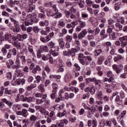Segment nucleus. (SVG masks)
<instances>
[{
  "label": "nucleus",
  "instance_id": "obj_4",
  "mask_svg": "<svg viewBox=\"0 0 127 127\" xmlns=\"http://www.w3.org/2000/svg\"><path fill=\"white\" fill-rule=\"evenodd\" d=\"M113 69L114 71H115L116 73L117 74H120L121 72H122V70H121V66L117 64H114L112 66Z\"/></svg>",
  "mask_w": 127,
  "mask_h": 127
},
{
  "label": "nucleus",
  "instance_id": "obj_59",
  "mask_svg": "<svg viewBox=\"0 0 127 127\" xmlns=\"http://www.w3.org/2000/svg\"><path fill=\"white\" fill-rule=\"evenodd\" d=\"M2 15L3 16H9V14L7 12L4 11L2 12Z\"/></svg>",
  "mask_w": 127,
  "mask_h": 127
},
{
  "label": "nucleus",
  "instance_id": "obj_3",
  "mask_svg": "<svg viewBox=\"0 0 127 127\" xmlns=\"http://www.w3.org/2000/svg\"><path fill=\"white\" fill-rule=\"evenodd\" d=\"M115 27V25H109L108 26V28L107 30V33L104 36V38H107L109 35L111 34V33H113V28Z\"/></svg>",
  "mask_w": 127,
  "mask_h": 127
},
{
  "label": "nucleus",
  "instance_id": "obj_8",
  "mask_svg": "<svg viewBox=\"0 0 127 127\" xmlns=\"http://www.w3.org/2000/svg\"><path fill=\"white\" fill-rule=\"evenodd\" d=\"M17 37L19 38L18 39L19 41H23V40L26 39V38L27 37V35L26 34H24L22 36L21 35L18 34L17 35Z\"/></svg>",
  "mask_w": 127,
  "mask_h": 127
},
{
  "label": "nucleus",
  "instance_id": "obj_51",
  "mask_svg": "<svg viewBox=\"0 0 127 127\" xmlns=\"http://www.w3.org/2000/svg\"><path fill=\"white\" fill-rule=\"evenodd\" d=\"M84 59L85 60H88L89 62H91V61H92V57H91L90 56L84 57Z\"/></svg>",
  "mask_w": 127,
  "mask_h": 127
},
{
  "label": "nucleus",
  "instance_id": "obj_11",
  "mask_svg": "<svg viewBox=\"0 0 127 127\" xmlns=\"http://www.w3.org/2000/svg\"><path fill=\"white\" fill-rule=\"evenodd\" d=\"M41 70V68H40V66H39V65H37L36 67L33 69L32 73H33V74H36V73H37V71H39Z\"/></svg>",
  "mask_w": 127,
  "mask_h": 127
},
{
  "label": "nucleus",
  "instance_id": "obj_18",
  "mask_svg": "<svg viewBox=\"0 0 127 127\" xmlns=\"http://www.w3.org/2000/svg\"><path fill=\"white\" fill-rule=\"evenodd\" d=\"M21 116L24 117V118H27V115H26V113H27V110L25 109H23L22 110Z\"/></svg>",
  "mask_w": 127,
  "mask_h": 127
},
{
  "label": "nucleus",
  "instance_id": "obj_63",
  "mask_svg": "<svg viewBox=\"0 0 127 127\" xmlns=\"http://www.w3.org/2000/svg\"><path fill=\"white\" fill-rule=\"evenodd\" d=\"M11 54L14 55L15 56L16 55V49L15 48H13L12 51H11Z\"/></svg>",
  "mask_w": 127,
  "mask_h": 127
},
{
  "label": "nucleus",
  "instance_id": "obj_31",
  "mask_svg": "<svg viewBox=\"0 0 127 127\" xmlns=\"http://www.w3.org/2000/svg\"><path fill=\"white\" fill-rule=\"evenodd\" d=\"M83 58L79 57H78V60L79 61V62L82 65H85V59L84 58L82 59Z\"/></svg>",
  "mask_w": 127,
  "mask_h": 127
},
{
  "label": "nucleus",
  "instance_id": "obj_45",
  "mask_svg": "<svg viewBox=\"0 0 127 127\" xmlns=\"http://www.w3.org/2000/svg\"><path fill=\"white\" fill-rule=\"evenodd\" d=\"M21 68L20 66H18V64H13L11 66V68L14 70V69H17Z\"/></svg>",
  "mask_w": 127,
  "mask_h": 127
},
{
  "label": "nucleus",
  "instance_id": "obj_53",
  "mask_svg": "<svg viewBox=\"0 0 127 127\" xmlns=\"http://www.w3.org/2000/svg\"><path fill=\"white\" fill-rule=\"evenodd\" d=\"M116 26L119 28V30H123V25L120 23H117Z\"/></svg>",
  "mask_w": 127,
  "mask_h": 127
},
{
  "label": "nucleus",
  "instance_id": "obj_9",
  "mask_svg": "<svg viewBox=\"0 0 127 127\" xmlns=\"http://www.w3.org/2000/svg\"><path fill=\"white\" fill-rule=\"evenodd\" d=\"M109 38L111 40H116L117 37H116V33L115 32H113L112 34L109 35Z\"/></svg>",
  "mask_w": 127,
  "mask_h": 127
},
{
  "label": "nucleus",
  "instance_id": "obj_46",
  "mask_svg": "<svg viewBox=\"0 0 127 127\" xmlns=\"http://www.w3.org/2000/svg\"><path fill=\"white\" fill-rule=\"evenodd\" d=\"M100 31H101V30H100V28H99V27H96L95 32V35H98V34L100 33Z\"/></svg>",
  "mask_w": 127,
  "mask_h": 127
},
{
  "label": "nucleus",
  "instance_id": "obj_20",
  "mask_svg": "<svg viewBox=\"0 0 127 127\" xmlns=\"http://www.w3.org/2000/svg\"><path fill=\"white\" fill-rule=\"evenodd\" d=\"M122 2L120 3H116L114 5V8L115 10L118 11L121 9V7L119 6V5H121Z\"/></svg>",
  "mask_w": 127,
  "mask_h": 127
},
{
  "label": "nucleus",
  "instance_id": "obj_28",
  "mask_svg": "<svg viewBox=\"0 0 127 127\" xmlns=\"http://www.w3.org/2000/svg\"><path fill=\"white\" fill-rule=\"evenodd\" d=\"M32 16H33V19L34 20H36V21H38V19L36 18L37 15H36V14H33V15H29V17H31V18H32Z\"/></svg>",
  "mask_w": 127,
  "mask_h": 127
},
{
  "label": "nucleus",
  "instance_id": "obj_42",
  "mask_svg": "<svg viewBox=\"0 0 127 127\" xmlns=\"http://www.w3.org/2000/svg\"><path fill=\"white\" fill-rule=\"evenodd\" d=\"M59 44L60 47H61V48H63V47L65 46V42L63 41H60Z\"/></svg>",
  "mask_w": 127,
  "mask_h": 127
},
{
  "label": "nucleus",
  "instance_id": "obj_54",
  "mask_svg": "<svg viewBox=\"0 0 127 127\" xmlns=\"http://www.w3.org/2000/svg\"><path fill=\"white\" fill-rule=\"evenodd\" d=\"M57 92H53L51 94V99H55L56 97V94Z\"/></svg>",
  "mask_w": 127,
  "mask_h": 127
},
{
  "label": "nucleus",
  "instance_id": "obj_39",
  "mask_svg": "<svg viewBox=\"0 0 127 127\" xmlns=\"http://www.w3.org/2000/svg\"><path fill=\"white\" fill-rule=\"evenodd\" d=\"M106 125L107 127H112V120L106 121Z\"/></svg>",
  "mask_w": 127,
  "mask_h": 127
},
{
  "label": "nucleus",
  "instance_id": "obj_22",
  "mask_svg": "<svg viewBox=\"0 0 127 127\" xmlns=\"http://www.w3.org/2000/svg\"><path fill=\"white\" fill-rule=\"evenodd\" d=\"M101 52H102V50L101 49H97L94 51V53L95 56L97 57V56H99L100 54H101Z\"/></svg>",
  "mask_w": 127,
  "mask_h": 127
},
{
  "label": "nucleus",
  "instance_id": "obj_12",
  "mask_svg": "<svg viewBox=\"0 0 127 127\" xmlns=\"http://www.w3.org/2000/svg\"><path fill=\"white\" fill-rule=\"evenodd\" d=\"M2 102L6 104V105L8 106L9 107H10L12 104V103H11V102H10V101L7 100L6 98L2 99Z\"/></svg>",
  "mask_w": 127,
  "mask_h": 127
},
{
  "label": "nucleus",
  "instance_id": "obj_56",
  "mask_svg": "<svg viewBox=\"0 0 127 127\" xmlns=\"http://www.w3.org/2000/svg\"><path fill=\"white\" fill-rule=\"evenodd\" d=\"M63 66H61L59 67V69L58 70V73H60L61 72H64V68L63 67Z\"/></svg>",
  "mask_w": 127,
  "mask_h": 127
},
{
  "label": "nucleus",
  "instance_id": "obj_1",
  "mask_svg": "<svg viewBox=\"0 0 127 127\" xmlns=\"http://www.w3.org/2000/svg\"><path fill=\"white\" fill-rule=\"evenodd\" d=\"M33 99L34 98L33 97H25L23 95H21L20 94H18L17 95V98L15 99L16 102H20L22 101V102H27V103H31L32 101H33Z\"/></svg>",
  "mask_w": 127,
  "mask_h": 127
},
{
  "label": "nucleus",
  "instance_id": "obj_58",
  "mask_svg": "<svg viewBox=\"0 0 127 127\" xmlns=\"http://www.w3.org/2000/svg\"><path fill=\"white\" fill-rule=\"evenodd\" d=\"M64 13L66 17L69 18L70 17V11L65 10L64 11Z\"/></svg>",
  "mask_w": 127,
  "mask_h": 127
},
{
  "label": "nucleus",
  "instance_id": "obj_32",
  "mask_svg": "<svg viewBox=\"0 0 127 127\" xmlns=\"http://www.w3.org/2000/svg\"><path fill=\"white\" fill-rule=\"evenodd\" d=\"M42 51H41V52H42V51H43L44 52H48V47H47V46H44L42 48Z\"/></svg>",
  "mask_w": 127,
  "mask_h": 127
},
{
  "label": "nucleus",
  "instance_id": "obj_40",
  "mask_svg": "<svg viewBox=\"0 0 127 127\" xmlns=\"http://www.w3.org/2000/svg\"><path fill=\"white\" fill-rule=\"evenodd\" d=\"M79 22H81L80 25V27L84 28V27H85L86 26V22H83L82 21H79Z\"/></svg>",
  "mask_w": 127,
  "mask_h": 127
},
{
  "label": "nucleus",
  "instance_id": "obj_48",
  "mask_svg": "<svg viewBox=\"0 0 127 127\" xmlns=\"http://www.w3.org/2000/svg\"><path fill=\"white\" fill-rule=\"evenodd\" d=\"M126 115H127L126 111H124L122 112L121 113V119H123L125 117V116H126Z\"/></svg>",
  "mask_w": 127,
  "mask_h": 127
},
{
  "label": "nucleus",
  "instance_id": "obj_5",
  "mask_svg": "<svg viewBox=\"0 0 127 127\" xmlns=\"http://www.w3.org/2000/svg\"><path fill=\"white\" fill-rule=\"evenodd\" d=\"M106 82L107 83H106ZM104 83H106L107 87H110V86L113 87L114 85L116 84V82H114L112 80H104Z\"/></svg>",
  "mask_w": 127,
  "mask_h": 127
},
{
  "label": "nucleus",
  "instance_id": "obj_27",
  "mask_svg": "<svg viewBox=\"0 0 127 127\" xmlns=\"http://www.w3.org/2000/svg\"><path fill=\"white\" fill-rule=\"evenodd\" d=\"M8 26H9L11 30H12L13 32H15V29L14 28V26L12 25V24L11 23H9Z\"/></svg>",
  "mask_w": 127,
  "mask_h": 127
},
{
  "label": "nucleus",
  "instance_id": "obj_23",
  "mask_svg": "<svg viewBox=\"0 0 127 127\" xmlns=\"http://www.w3.org/2000/svg\"><path fill=\"white\" fill-rule=\"evenodd\" d=\"M50 79H61V75H50Z\"/></svg>",
  "mask_w": 127,
  "mask_h": 127
},
{
  "label": "nucleus",
  "instance_id": "obj_60",
  "mask_svg": "<svg viewBox=\"0 0 127 127\" xmlns=\"http://www.w3.org/2000/svg\"><path fill=\"white\" fill-rule=\"evenodd\" d=\"M21 28L23 31H26V27H25L24 24H22L21 25Z\"/></svg>",
  "mask_w": 127,
  "mask_h": 127
},
{
  "label": "nucleus",
  "instance_id": "obj_50",
  "mask_svg": "<svg viewBox=\"0 0 127 127\" xmlns=\"http://www.w3.org/2000/svg\"><path fill=\"white\" fill-rule=\"evenodd\" d=\"M35 127H41V125H40V121H37L35 124Z\"/></svg>",
  "mask_w": 127,
  "mask_h": 127
},
{
  "label": "nucleus",
  "instance_id": "obj_34",
  "mask_svg": "<svg viewBox=\"0 0 127 127\" xmlns=\"http://www.w3.org/2000/svg\"><path fill=\"white\" fill-rule=\"evenodd\" d=\"M105 33H106V30L105 29H103L100 32V35L101 36H102V38H103V39L106 38L104 37Z\"/></svg>",
  "mask_w": 127,
  "mask_h": 127
},
{
  "label": "nucleus",
  "instance_id": "obj_33",
  "mask_svg": "<svg viewBox=\"0 0 127 127\" xmlns=\"http://www.w3.org/2000/svg\"><path fill=\"white\" fill-rule=\"evenodd\" d=\"M111 122L115 127L118 126V122H117V120L115 118L112 119Z\"/></svg>",
  "mask_w": 127,
  "mask_h": 127
},
{
  "label": "nucleus",
  "instance_id": "obj_30",
  "mask_svg": "<svg viewBox=\"0 0 127 127\" xmlns=\"http://www.w3.org/2000/svg\"><path fill=\"white\" fill-rule=\"evenodd\" d=\"M89 92L91 95H94L95 94V88L94 87L89 88Z\"/></svg>",
  "mask_w": 127,
  "mask_h": 127
},
{
  "label": "nucleus",
  "instance_id": "obj_6",
  "mask_svg": "<svg viewBox=\"0 0 127 127\" xmlns=\"http://www.w3.org/2000/svg\"><path fill=\"white\" fill-rule=\"evenodd\" d=\"M96 96L98 100H103L104 99V95H103V92L102 91H98L96 94Z\"/></svg>",
  "mask_w": 127,
  "mask_h": 127
},
{
  "label": "nucleus",
  "instance_id": "obj_7",
  "mask_svg": "<svg viewBox=\"0 0 127 127\" xmlns=\"http://www.w3.org/2000/svg\"><path fill=\"white\" fill-rule=\"evenodd\" d=\"M6 64L8 69H10V68H11V66L14 64V62L13 60L10 59L8 60V62H6Z\"/></svg>",
  "mask_w": 127,
  "mask_h": 127
},
{
  "label": "nucleus",
  "instance_id": "obj_38",
  "mask_svg": "<svg viewBox=\"0 0 127 127\" xmlns=\"http://www.w3.org/2000/svg\"><path fill=\"white\" fill-rule=\"evenodd\" d=\"M102 115L105 118H108V117L110 116V113L107 111H105L102 113Z\"/></svg>",
  "mask_w": 127,
  "mask_h": 127
},
{
  "label": "nucleus",
  "instance_id": "obj_17",
  "mask_svg": "<svg viewBox=\"0 0 127 127\" xmlns=\"http://www.w3.org/2000/svg\"><path fill=\"white\" fill-rule=\"evenodd\" d=\"M107 77H109V79L108 78H105V80H114V78H113V76H112V72L111 71H109L107 73Z\"/></svg>",
  "mask_w": 127,
  "mask_h": 127
},
{
  "label": "nucleus",
  "instance_id": "obj_52",
  "mask_svg": "<svg viewBox=\"0 0 127 127\" xmlns=\"http://www.w3.org/2000/svg\"><path fill=\"white\" fill-rule=\"evenodd\" d=\"M85 2L88 5H89V6H91V4L93 3V1L91 0H86Z\"/></svg>",
  "mask_w": 127,
  "mask_h": 127
},
{
  "label": "nucleus",
  "instance_id": "obj_47",
  "mask_svg": "<svg viewBox=\"0 0 127 127\" xmlns=\"http://www.w3.org/2000/svg\"><path fill=\"white\" fill-rule=\"evenodd\" d=\"M21 31V29H20V26H18V27H15V32H20V31Z\"/></svg>",
  "mask_w": 127,
  "mask_h": 127
},
{
  "label": "nucleus",
  "instance_id": "obj_29",
  "mask_svg": "<svg viewBox=\"0 0 127 127\" xmlns=\"http://www.w3.org/2000/svg\"><path fill=\"white\" fill-rule=\"evenodd\" d=\"M63 55L64 56H68V57H70V56H72V55L70 53V51H69L68 52L67 51L64 52Z\"/></svg>",
  "mask_w": 127,
  "mask_h": 127
},
{
  "label": "nucleus",
  "instance_id": "obj_24",
  "mask_svg": "<svg viewBox=\"0 0 127 127\" xmlns=\"http://www.w3.org/2000/svg\"><path fill=\"white\" fill-rule=\"evenodd\" d=\"M103 61H104V57L101 56L98 58V64L99 65H102L103 64Z\"/></svg>",
  "mask_w": 127,
  "mask_h": 127
},
{
  "label": "nucleus",
  "instance_id": "obj_13",
  "mask_svg": "<svg viewBox=\"0 0 127 127\" xmlns=\"http://www.w3.org/2000/svg\"><path fill=\"white\" fill-rule=\"evenodd\" d=\"M15 74L17 75V77H21V76H22V74H21V70L19 69L18 68L16 69Z\"/></svg>",
  "mask_w": 127,
  "mask_h": 127
},
{
  "label": "nucleus",
  "instance_id": "obj_61",
  "mask_svg": "<svg viewBox=\"0 0 127 127\" xmlns=\"http://www.w3.org/2000/svg\"><path fill=\"white\" fill-rule=\"evenodd\" d=\"M40 113H41V114H42L43 115H44V114H45V113H46V111H45V109H44V108L42 107L40 110Z\"/></svg>",
  "mask_w": 127,
  "mask_h": 127
},
{
  "label": "nucleus",
  "instance_id": "obj_41",
  "mask_svg": "<svg viewBox=\"0 0 127 127\" xmlns=\"http://www.w3.org/2000/svg\"><path fill=\"white\" fill-rule=\"evenodd\" d=\"M3 91H4V88L3 86L0 87V97H2V95H3Z\"/></svg>",
  "mask_w": 127,
  "mask_h": 127
},
{
  "label": "nucleus",
  "instance_id": "obj_19",
  "mask_svg": "<svg viewBox=\"0 0 127 127\" xmlns=\"http://www.w3.org/2000/svg\"><path fill=\"white\" fill-rule=\"evenodd\" d=\"M4 93L5 95H11V93H12L11 90L8 89V88H4Z\"/></svg>",
  "mask_w": 127,
  "mask_h": 127
},
{
  "label": "nucleus",
  "instance_id": "obj_57",
  "mask_svg": "<svg viewBox=\"0 0 127 127\" xmlns=\"http://www.w3.org/2000/svg\"><path fill=\"white\" fill-rule=\"evenodd\" d=\"M74 66L75 67V68H76L77 71H80V70H81V67L77 64H75Z\"/></svg>",
  "mask_w": 127,
  "mask_h": 127
},
{
  "label": "nucleus",
  "instance_id": "obj_44",
  "mask_svg": "<svg viewBox=\"0 0 127 127\" xmlns=\"http://www.w3.org/2000/svg\"><path fill=\"white\" fill-rule=\"evenodd\" d=\"M28 111L30 113H31L32 114H34V113H35V109L29 107L28 110Z\"/></svg>",
  "mask_w": 127,
  "mask_h": 127
},
{
  "label": "nucleus",
  "instance_id": "obj_36",
  "mask_svg": "<svg viewBox=\"0 0 127 127\" xmlns=\"http://www.w3.org/2000/svg\"><path fill=\"white\" fill-rule=\"evenodd\" d=\"M6 78H7L8 80H9V79H11V77H12V74H11V72H7L6 73Z\"/></svg>",
  "mask_w": 127,
  "mask_h": 127
},
{
  "label": "nucleus",
  "instance_id": "obj_15",
  "mask_svg": "<svg viewBox=\"0 0 127 127\" xmlns=\"http://www.w3.org/2000/svg\"><path fill=\"white\" fill-rule=\"evenodd\" d=\"M58 90V85L56 83L53 84V93H57Z\"/></svg>",
  "mask_w": 127,
  "mask_h": 127
},
{
  "label": "nucleus",
  "instance_id": "obj_16",
  "mask_svg": "<svg viewBox=\"0 0 127 127\" xmlns=\"http://www.w3.org/2000/svg\"><path fill=\"white\" fill-rule=\"evenodd\" d=\"M70 54H71V57H74L76 55V52H77V50L75 48H72L70 51H69Z\"/></svg>",
  "mask_w": 127,
  "mask_h": 127
},
{
  "label": "nucleus",
  "instance_id": "obj_35",
  "mask_svg": "<svg viewBox=\"0 0 127 127\" xmlns=\"http://www.w3.org/2000/svg\"><path fill=\"white\" fill-rule=\"evenodd\" d=\"M92 125L93 127H97V126H98V122H97V120H93L92 121Z\"/></svg>",
  "mask_w": 127,
  "mask_h": 127
},
{
  "label": "nucleus",
  "instance_id": "obj_25",
  "mask_svg": "<svg viewBox=\"0 0 127 127\" xmlns=\"http://www.w3.org/2000/svg\"><path fill=\"white\" fill-rule=\"evenodd\" d=\"M48 46L50 48H53L54 49L55 48V43H53V42H50L48 44Z\"/></svg>",
  "mask_w": 127,
  "mask_h": 127
},
{
  "label": "nucleus",
  "instance_id": "obj_43",
  "mask_svg": "<svg viewBox=\"0 0 127 127\" xmlns=\"http://www.w3.org/2000/svg\"><path fill=\"white\" fill-rule=\"evenodd\" d=\"M33 30L35 33H38V32H39V28L38 27H34Z\"/></svg>",
  "mask_w": 127,
  "mask_h": 127
},
{
  "label": "nucleus",
  "instance_id": "obj_26",
  "mask_svg": "<svg viewBox=\"0 0 127 127\" xmlns=\"http://www.w3.org/2000/svg\"><path fill=\"white\" fill-rule=\"evenodd\" d=\"M39 9L40 12H42V13H45V11H46V9H45V7L44 6H39Z\"/></svg>",
  "mask_w": 127,
  "mask_h": 127
},
{
  "label": "nucleus",
  "instance_id": "obj_37",
  "mask_svg": "<svg viewBox=\"0 0 127 127\" xmlns=\"http://www.w3.org/2000/svg\"><path fill=\"white\" fill-rule=\"evenodd\" d=\"M38 89L40 90L41 92H44V91H45L44 89V85L43 84H41L39 86Z\"/></svg>",
  "mask_w": 127,
  "mask_h": 127
},
{
  "label": "nucleus",
  "instance_id": "obj_62",
  "mask_svg": "<svg viewBox=\"0 0 127 127\" xmlns=\"http://www.w3.org/2000/svg\"><path fill=\"white\" fill-rule=\"evenodd\" d=\"M66 39L68 41H70V42H71V41H72V36L70 35H67L66 37Z\"/></svg>",
  "mask_w": 127,
  "mask_h": 127
},
{
  "label": "nucleus",
  "instance_id": "obj_2",
  "mask_svg": "<svg viewBox=\"0 0 127 127\" xmlns=\"http://www.w3.org/2000/svg\"><path fill=\"white\" fill-rule=\"evenodd\" d=\"M93 32H94V31H93V30H92V29L90 28L87 29V31L86 29H84L78 34V39H82V38H85V37H86V35L87 33H89V34L91 33V34H93Z\"/></svg>",
  "mask_w": 127,
  "mask_h": 127
},
{
  "label": "nucleus",
  "instance_id": "obj_21",
  "mask_svg": "<svg viewBox=\"0 0 127 127\" xmlns=\"http://www.w3.org/2000/svg\"><path fill=\"white\" fill-rule=\"evenodd\" d=\"M37 120V116L32 115H31L30 117V121L31 122H36V120Z\"/></svg>",
  "mask_w": 127,
  "mask_h": 127
},
{
  "label": "nucleus",
  "instance_id": "obj_49",
  "mask_svg": "<svg viewBox=\"0 0 127 127\" xmlns=\"http://www.w3.org/2000/svg\"><path fill=\"white\" fill-rule=\"evenodd\" d=\"M62 16V14L60 12L56 13V18H60Z\"/></svg>",
  "mask_w": 127,
  "mask_h": 127
},
{
  "label": "nucleus",
  "instance_id": "obj_10",
  "mask_svg": "<svg viewBox=\"0 0 127 127\" xmlns=\"http://www.w3.org/2000/svg\"><path fill=\"white\" fill-rule=\"evenodd\" d=\"M115 101L117 104H118V105H123V100H121V98L120 97V96L119 95L117 96Z\"/></svg>",
  "mask_w": 127,
  "mask_h": 127
},
{
  "label": "nucleus",
  "instance_id": "obj_55",
  "mask_svg": "<svg viewBox=\"0 0 127 127\" xmlns=\"http://www.w3.org/2000/svg\"><path fill=\"white\" fill-rule=\"evenodd\" d=\"M31 44L32 45H34L36 43V40L35 39L31 38L30 39Z\"/></svg>",
  "mask_w": 127,
  "mask_h": 127
},
{
  "label": "nucleus",
  "instance_id": "obj_64",
  "mask_svg": "<svg viewBox=\"0 0 127 127\" xmlns=\"http://www.w3.org/2000/svg\"><path fill=\"white\" fill-rule=\"evenodd\" d=\"M45 16V14L43 13H39L38 14V17L39 18H44V17Z\"/></svg>",
  "mask_w": 127,
  "mask_h": 127
},
{
  "label": "nucleus",
  "instance_id": "obj_14",
  "mask_svg": "<svg viewBox=\"0 0 127 127\" xmlns=\"http://www.w3.org/2000/svg\"><path fill=\"white\" fill-rule=\"evenodd\" d=\"M67 115V112L66 111H64V112H59L57 114V117H59V118H62V117H64V116H66Z\"/></svg>",
  "mask_w": 127,
  "mask_h": 127
}]
</instances>
